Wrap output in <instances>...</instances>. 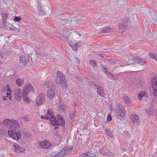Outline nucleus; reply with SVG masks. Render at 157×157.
<instances>
[{"label": "nucleus", "mask_w": 157, "mask_h": 157, "mask_svg": "<svg viewBox=\"0 0 157 157\" xmlns=\"http://www.w3.org/2000/svg\"><path fill=\"white\" fill-rule=\"evenodd\" d=\"M3 123L6 124L12 123L11 126L8 129V133L10 137L15 140H18L21 138V133L18 131H16V129L19 128V124L17 121L6 119L3 121Z\"/></svg>", "instance_id": "nucleus-1"}, {"label": "nucleus", "mask_w": 157, "mask_h": 157, "mask_svg": "<svg viewBox=\"0 0 157 157\" xmlns=\"http://www.w3.org/2000/svg\"><path fill=\"white\" fill-rule=\"evenodd\" d=\"M44 86L45 87H46L47 91V97L50 100L53 99L55 95L56 86L54 85H53L51 82H49L48 81H45Z\"/></svg>", "instance_id": "nucleus-2"}, {"label": "nucleus", "mask_w": 157, "mask_h": 157, "mask_svg": "<svg viewBox=\"0 0 157 157\" xmlns=\"http://www.w3.org/2000/svg\"><path fill=\"white\" fill-rule=\"evenodd\" d=\"M56 82L57 84H60L63 89H66L67 87V83L64 76L59 71L56 73Z\"/></svg>", "instance_id": "nucleus-3"}, {"label": "nucleus", "mask_w": 157, "mask_h": 157, "mask_svg": "<svg viewBox=\"0 0 157 157\" xmlns=\"http://www.w3.org/2000/svg\"><path fill=\"white\" fill-rule=\"evenodd\" d=\"M130 24V19L128 17H126L124 21L119 25L118 29L120 32L122 33L125 32L129 28Z\"/></svg>", "instance_id": "nucleus-4"}, {"label": "nucleus", "mask_w": 157, "mask_h": 157, "mask_svg": "<svg viewBox=\"0 0 157 157\" xmlns=\"http://www.w3.org/2000/svg\"><path fill=\"white\" fill-rule=\"evenodd\" d=\"M56 116L57 117V120L55 116H51V117L54 118V120H52L53 122H52V124L53 126H55L56 125H59L60 124L61 127H64L65 121L63 117H62L61 115L59 114H58Z\"/></svg>", "instance_id": "nucleus-5"}, {"label": "nucleus", "mask_w": 157, "mask_h": 157, "mask_svg": "<svg viewBox=\"0 0 157 157\" xmlns=\"http://www.w3.org/2000/svg\"><path fill=\"white\" fill-rule=\"evenodd\" d=\"M115 114L117 118L125 116V110L122 105L119 103L117 105L115 109Z\"/></svg>", "instance_id": "nucleus-6"}, {"label": "nucleus", "mask_w": 157, "mask_h": 157, "mask_svg": "<svg viewBox=\"0 0 157 157\" xmlns=\"http://www.w3.org/2000/svg\"><path fill=\"white\" fill-rule=\"evenodd\" d=\"M147 15L149 21L152 24L157 25V15L151 12Z\"/></svg>", "instance_id": "nucleus-7"}, {"label": "nucleus", "mask_w": 157, "mask_h": 157, "mask_svg": "<svg viewBox=\"0 0 157 157\" xmlns=\"http://www.w3.org/2000/svg\"><path fill=\"white\" fill-rule=\"evenodd\" d=\"M151 81L152 87L154 90L153 94L155 96L157 97V79L155 78H153Z\"/></svg>", "instance_id": "nucleus-8"}, {"label": "nucleus", "mask_w": 157, "mask_h": 157, "mask_svg": "<svg viewBox=\"0 0 157 157\" xmlns=\"http://www.w3.org/2000/svg\"><path fill=\"white\" fill-rule=\"evenodd\" d=\"M45 100V98L43 94H41L37 97L36 103L37 105H41L44 103Z\"/></svg>", "instance_id": "nucleus-9"}, {"label": "nucleus", "mask_w": 157, "mask_h": 157, "mask_svg": "<svg viewBox=\"0 0 157 157\" xmlns=\"http://www.w3.org/2000/svg\"><path fill=\"white\" fill-rule=\"evenodd\" d=\"M132 61L135 63H140L141 65H144L145 63L144 59L138 56H135L133 58Z\"/></svg>", "instance_id": "nucleus-10"}, {"label": "nucleus", "mask_w": 157, "mask_h": 157, "mask_svg": "<svg viewBox=\"0 0 157 157\" xmlns=\"http://www.w3.org/2000/svg\"><path fill=\"white\" fill-rule=\"evenodd\" d=\"M29 59V57L26 55L24 54L20 56V62L22 63L23 65H25Z\"/></svg>", "instance_id": "nucleus-11"}, {"label": "nucleus", "mask_w": 157, "mask_h": 157, "mask_svg": "<svg viewBox=\"0 0 157 157\" xmlns=\"http://www.w3.org/2000/svg\"><path fill=\"white\" fill-rule=\"evenodd\" d=\"M24 87L25 88L23 89V94L25 93V94H28L29 91H34V89L30 84L26 85L24 86Z\"/></svg>", "instance_id": "nucleus-12"}, {"label": "nucleus", "mask_w": 157, "mask_h": 157, "mask_svg": "<svg viewBox=\"0 0 157 157\" xmlns=\"http://www.w3.org/2000/svg\"><path fill=\"white\" fill-rule=\"evenodd\" d=\"M39 145L41 148L46 149L50 147L51 145V144L48 141H45L40 142Z\"/></svg>", "instance_id": "nucleus-13"}, {"label": "nucleus", "mask_w": 157, "mask_h": 157, "mask_svg": "<svg viewBox=\"0 0 157 157\" xmlns=\"http://www.w3.org/2000/svg\"><path fill=\"white\" fill-rule=\"evenodd\" d=\"M14 151L17 153H23L25 152V150L22 146L16 144L14 145Z\"/></svg>", "instance_id": "nucleus-14"}, {"label": "nucleus", "mask_w": 157, "mask_h": 157, "mask_svg": "<svg viewBox=\"0 0 157 157\" xmlns=\"http://www.w3.org/2000/svg\"><path fill=\"white\" fill-rule=\"evenodd\" d=\"M100 152L101 154L104 155L110 156L113 155V153L109 151L105 148H102L100 150Z\"/></svg>", "instance_id": "nucleus-15"}, {"label": "nucleus", "mask_w": 157, "mask_h": 157, "mask_svg": "<svg viewBox=\"0 0 157 157\" xmlns=\"http://www.w3.org/2000/svg\"><path fill=\"white\" fill-rule=\"evenodd\" d=\"M146 111L150 117H151V115L157 116L156 110L151 107H150Z\"/></svg>", "instance_id": "nucleus-16"}, {"label": "nucleus", "mask_w": 157, "mask_h": 157, "mask_svg": "<svg viewBox=\"0 0 157 157\" xmlns=\"http://www.w3.org/2000/svg\"><path fill=\"white\" fill-rule=\"evenodd\" d=\"M22 96L21 90L19 89H17L15 94V97L16 99L18 101H20L21 99Z\"/></svg>", "instance_id": "nucleus-17"}, {"label": "nucleus", "mask_w": 157, "mask_h": 157, "mask_svg": "<svg viewBox=\"0 0 157 157\" xmlns=\"http://www.w3.org/2000/svg\"><path fill=\"white\" fill-rule=\"evenodd\" d=\"M131 118L132 119V122L134 124H138L140 122V118L136 114H132Z\"/></svg>", "instance_id": "nucleus-18"}, {"label": "nucleus", "mask_w": 157, "mask_h": 157, "mask_svg": "<svg viewBox=\"0 0 157 157\" xmlns=\"http://www.w3.org/2000/svg\"><path fill=\"white\" fill-rule=\"evenodd\" d=\"M96 89H97V92L99 95L103 97L105 96V94L104 93V90L101 86H98Z\"/></svg>", "instance_id": "nucleus-19"}, {"label": "nucleus", "mask_w": 157, "mask_h": 157, "mask_svg": "<svg viewBox=\"0 0 157 157\" xmlns=\"http://www.w3.org/2000/svg\"><path fill=\"white\" fill-rule=\"evenodd\" d=\"M101 32L100 33H108L111 32V30L109 27L108 26L105 27L101 29H100Z\"/></svg>", "instance_id": "nucleus-20"}, {"label": "nucleus", "mask_w": 157, "mask_h": 157, "mask_svg": "<svg viewBox=\"0 0 157 157\" xmlns=\"http://www.w3.org/2000/svg\"><path fill=\"white\" fill-rule=\"evenodd\" d=\"M28 94H25V93L23 94V98L24 99V101L28 104H29L31 103V101L29 98L27 97Z\"/></svg>", "instance_id": "nucleus-21"}, {"label": "nucleus", "mask_w": 157, "mask_h": 157, "mask_svg": "<svg viewBox=\"0 0 157 157\" xmlns=\"http://www.w3.org/2000/svg\"><path fill=\"white\" fill-rule=\"evenodd\" d=\"M72 149V147L67 146L63 149L62 150L63 151L64 154H66L71 152Z\"/></svg>", "instance_id": "nucleus-22"}, {"label": "nucleus", "mask_w": 157, "mask_h": 157, "mask_svg": "<svg viewBox=\"0 0 157 157\" xmlns=\"http://www.w3.org/2000/svg\"><path fill=\"white\" fill-rule=\"evenodd\" d=\"M1 16L2 18L3 23L5 24L6 23V20L8 17L7 14L6 13H1Z\"/></svg>", "instance_id": "nucleus-23"}, {"label": "nucleus", "mask_w": 157, "mask_h": 157, "mask_svg": "<svg viewBox=\"0 0 157 157\" xmlns=\"http://www.w3.org/2000/svg\"><path fill=\"white\" fill-rule=\"evenodd\" d=\"M148 56L151 59L157 60V54L151 52L148 53Z\"/></svg>", "instance_id": "nucleus-24"}, {"label": "nucleus", "mask_w": 157, "mask_h": 157, "mask_svg": "<svg viewBox=\"0 0 157 157\" xmlns=\"http://www.w3.org/2000/svg\"><path fill=\"white\" fill-rule=\"evenodd\" d=\"M104 130L106 132L108 136L111 137H112L113 136V134L112 131H110L109 128H104Z\"/></svg>", "instance_id": "nucleus-25"}, {"label": "nucleus", "mask_w": 157, "mask_h": 157, "mask_svg": "<svg viewBox=\"0 0 157 157\" xmlns=\"http://www.w3.org/2000/svg\"><path fill=\"white\" fill-rule=\"evenodd\" d=\"M24 80L21 78H18L16 80V83L17 85L19 86H22L24 84Z\"/></svg>", "instance_id": "nucleus-26"}, {"label": "nucleus", "mask_w": 157, "mask_h": 157, "mask_svg": "<svg viewBox=\"0 0 157 157\" xmlns=\"http://www.w3.org/2000/svg\"><path fill=\"white\" fill-rule=\"evenodd\" d=\"M87 153L89 157H95V154L94 150H90Z\"/></svg>", "instance_id": "nucleus-27"}, {"label": "nucleus", "mask_w": 157, "mask_h": 157, "mask_svg": "<svg viewBox=\"0 0 157 157\" xmlns=\"http://www.w3.org/2000/svg\"><path fill=\"white\" fill-rule=\"evenodd\" d=\"M67 21H68V22H70L71 21L70 18L66 19H60L59 21L60 24L62 25H65L67 24Z\"/></svg>", "instance_id": "nucleus-28"}, {"label": "nucleus", "mask_w": 157, "mask_h": 157, "mask_svg": "<svg viewBox=\"0 0 157 157\" xmlns=\"http://www.w3.org/2000/svg\"><path fill=\"white\" fill-rule=\"evenodd\" d=\"M41 118L42 119H46V120H49L51 123L52 124V120H54V118L52 117H46L44 116H41Z\"/></svg>", "instance_id": "nucleus-29"}, {"label": "nucleus", "mask_w": 157, "mask_h": 157, "mask_svg": "<svg viewBox=\"0 0 157 157\" xmlns=\"http://www.w3.org/2000/svg\"><path fill=\"white\" fill-rule=\"evenodd\" d=\"M9 85L7 84L6 85V87L5 89V90H6V91L7 92L6 93L7 95V97L10 96V95L11 94V90L9 88Z\"/></svg>", "instance_id": "nucleus-30"}, {"label": "nucleus", "mask_w": 157, "mask_h": 157, "mask_svg": "<svg viewBox=\"0 0 157 157\" xmlns=\"http://www.w3.org/2000/svg\"><path fill=\"white\" fill-rule=\"evenodd\" d=\"M80 45V42H78V43L75 44L74 45H73V44L71 45V44H70V46L73 49H76L77 48L79 47Z\"/></svg>", "instance_id": "nucleus-31"}, {"label": "nucleus", "mask_w": 157, "mask_h": 157, "mask_svg": "<svg viewBox=\"0 0 157 157\" xmlns=\"http://www.w3.org/2000/svg\"><path fill=\"white\" fill-rule=\"evenodd\" d=\"M123 98L125 101V102L128 104L131 103V101L130 100V98L127 96H123Z\"/></svg>", "instance_id": "nucleus-32"}, {"label": "nucleus", "mask_w": 157, "mask_h": 157, "mask_svg": "<svg viewBox=\"0 0 157 157\" xmlns=\"http://www.w3.org/2000/svg\"><path fill=\"white\" fill-rule=\"evenodd\" d=\"M146 94L145 91H142L138 94V98L140 100H141L142 97L144 96H145V94Z\"/></svg>", "instance_id": "nucleus-33"}, {"label": "nucleus", "mask_w": 157, "mask_h": 157, "mask_svg": "<svg viewBox=\"0 0 157 157\" xmlns=\"http://www.w3.org/2000/svg\"><path fill=\"white\" fill-rule=\"evenodd\" d=\"M89 63L93 67H95L97 66V62L94 60L90 59L89 61Z\"/></svg>", "instance_id": "nucleus-34"}, {"label": "nucleus", "mask_w": 157, "mask_h": 157, "mask_svg": "<svg viewBox=\"0 0 157 157\" xmlns=\"http://www.w3.org/2000/svg\"><path fill=\"white\" fill-rule=\"evenodd\" d=\"M64 155L63 151L62 150L60 152L55 155L54 157H62Z\"/></svg>", "instance_id": "nucleus-35"}, {"label": "nucleus", "mask_w": 157, "mask_h": 157, "mask_svg": "<svg viewBox=\"0 0 157 157\" xmlns=\"http://www.w3.org/2000/svg\"><path fill=\"white\" fill-rule=\"evenodd\" d=\"M104 72H105L106 74L109 77V78H112L113 77V75L108 70H105L104 71Z\"/></svg>", "instance_id": "nucleus-36"}, {"label": "nucleus", "mask_w": 157, "mask_h": 157, "mask_svg": "<svg viewBox=\"0 0 157 157\" xmlns=\"http://www.w3.org/2000/svg\"><path fill=\"white\" fill-rule=\"evenodd\" d=\"M75 113V112L72 111L69 113V118L71 119L72 120L74 118V115Z\"/></svg>", "instance_id": "nucleus-37"}, {"label": "nucleus", "mask_w": 157, "mask_h": 157, "mask_svg": "<svg viewBox=\"0 0 157 157\" xmlns=\"http://www.w3.org/2000/svg\"><path fill=\"white\" fill-rule=\"evenodd\" d=\"M90 85L94 86H95V88H94V89H96L98 86L97 85V83L96 82H90Z\"/></svg>", "instance_id": "nucleus-38"}, {"label": "nucleus", "mask_w": 157, "mask_h": 157, "mask_svg": "<svg viewBox=\"0 0 157 157\" xmlns=\"http://www.w3.org/2000/svg\"><path fill=\"white\" fill-rule=\"evenodd\" d=\"M112 117L111 114H109L108 115L107 118V121L108 122H110L112 120Z\"/></svg>", "instance_id": "nucleus-39"}, {"label": "nucleus", "mask_w": 157, "mask_h": 157, "mask_svg": "<svg viewBox=\"0 0 157 157\" xmlns=\"http://www.w3.org/2000/svg\"><path fill=\"white\" fill-rule=\"evenodd\" d=\"M21 20V18L19 17L15 16L13 20L15 21L19 22Z\"/></svg>", "instance_id": "nucleus-40"}, {"label": "nucleus", "mask_w": 157, "mask_h": 157, "mask_svg": "<svg viewBox=\"0 0 157 157\" xmlns=\"http://www.w3.org/2000/svg\"><path fill=\"white\" fill-rule=\"evenodd\" d=\"M47 117H51V116H53L52 114V112L50 110H49L47 111Z\"/></svg>", "instance_id": "nucleus-41"}, {"label": "nucleus", "mask_w": 157, "mask_h": 157, "mask_svg": "<svg viewBox=\"0 0 157 157\" xmlns=\"http://www.w3.org/2000/svg\"><path fill=\"white\" fill-rule=\"evenodd\" d=\"M17 28L13 25H11V27H9V30L15 31L17 30Z\"/></svg>", "instance_id": "nucleus-42"}, {"label": "nucleus", "mask_w": 157, "mask_h": 157, "mask_svg": "<svg viewBox=\"0 0 157 157\" xmlns=\"http://www.w3.org/2000/svg\"><path fill=\"white\" fill-rule=\"evenodd\" d=\"M80 157H89L87 152L81 154Z\"/></svg>", "instance_id": "nucleus-43"}, {"label": "nucleus", "mask_w": 157, "mask_h": 157, "mask_svg": "<svg viewBox=\"0 0 157 157\" xmlns=\"http://www.w3.org/2000/svg\"><path fill=\"white\" fill-rule=\"evenodd\" d=\"M61 39L63 41L66 42L67 40V38L66 36H61Z\"/></svg>", "instance_id": "nucleus-44"}, {"label": "nucleus", "mask_w": 157, "mask_h": 157, "mask_svg": "<svg viewBox=\"0 0 157 157\" xmlns=\"http://www.w3.org/2000/svg\"><path fill=\"white\" fill-rule=\"evenodd\" d=\"M23 120L25 121H28L29 120V117L25 116L23 118Z\"/></svg>", "instance_id": "nucleus-45"}, {"label": "nucleus", "mask_w": 157, "mask_h": 157, "mask_svg": "<svg viewBox=\"0 0 157 157\" xmlns=\"http://www.w3.org/2000/svg\"><path fill=\"white\" fill-rule=\"evenodd\" d=\"M39 13L42 15H45V12L44 11H42L41 10H40L39 11Z\"/></svg>", "instance_id": "nucleus-46"}, {"label": "nucleus", "mask_w": 157, "mask_h": 157, "mask_svg": "<svg viewBox=\"0 0 157 157\" xmlns=\"http://www.w3.org/2000/svg\"><path fill=\"white\" fill-rule=\"evenodd\" d=\"M60 109L62 110H64V106L63 105H61L59 106Z\"/></svg>", "instance_id": "nucleus-47"}, {"label": "nucleus", "mask_w": 157, "mask_h": 157, "mask_svg": "<svg viewBox=\"0 0 157 157\" xmlns=\"http://www.w3.org/2000/svg\"><path fill=\"white\" fill-rule=\"evenodd\" d=\"M75 20V18H73L72 19H70V20H71V21L69 22H68V21H67V23H71L72 22H73V21H74Z\"/></svg>", "instance_id": "nucleus-48"}, {"label": "nucleus", "mask_w": 157, "mask_h": 157, "mask_svg": "<svg viewBox=\"0 0 157 157\" xmlns=\"http://www.w3.org/2000/svg\"><path fill=\"white\" fill-rule=\"evenodd\" d=\"M101 67H102L103 69L104 70V71L105 70H108V69H107L106 68L104 67L103 65H102Z\"/></svg>", "instance_id": "nucleus-49"}, {"label": "nucleus", "mask_w": 157, "mask_h": 157, "mask_svg": "<svg viewBox=\"0 0 157 157\" xmlns=\"http://www.w3.org/2000/svg\"><path fill=\"white\" fill-rule=\"evenodd\" d=\"M55 135L56 136L58 137H59V133L57 132H56Z\"/></svg>", "instance_id": "nucleus-50"}, {"label": "nucleus", "mask_w": 157, "mask_h": 157, "mask_svg": "<svg viewBox=\"0 0 157 157\" xmlns=\"http://www.w3.org/2000/svg\"><path fill=\"white\" fill-rule=\"evenodd\" d=\"M76 59H77V60L78 62L79 63V62H80V59H79V58H76Z\"/></svg>", "instance_id": "nucleus-51"}, {"label": "nucleus", "mask_w": 157, "mask_h": 157, "mask_svg": "<svg viewBox=\"0 0 157 157\" xmlns=\"http://www.w3.org/2000/svg\"><path fill=\"white\" fill-rule=\"evenodd\" d=\"M98 56H100L101 58H103L104 57V56H103L100 54H98Z\"/></svg>", "instance_id": "nucleus-52"}, {"label": "nucleus", "mask_w": 157, "mask_h": 157, "mask_svg": "<svg viewBox=\"0 0 157 157\" xmlns=\"http://www.w3.org/2000/svg\"><path fill=\"white\" fill-rule=\"evenodd\" d=\"M58 128H59V127H57V126H56L54 128V129H55V130H56V129H58Z\"/></svg>", "instance_id": "nucleus-53"}, {"label": "nucleus", "mask_w": 157, "mask_h": 157, "mask_svg": "<svg viewBox=\"0 0 157 157\" xmlns=\"http://www.w3.org/2000/svg\"><path fill=\"white\" fill-rule=\"evenodd\" d=\"M17 30L18 32H20V29H17Z\"/></svg>", "instance_id": "nucleus-54"}, {"label": "nucleus", "mask_w": 157, "mask_h": 157, "mask_svg": "<svg viewBox=\"0 0 157 157\" xmlns=\"http://www.w3.org/2000/svg\"><path fill=\"white\" fill-rule=\"evenodd\" d=\"M3 99L4 100H6V98H3Z\"/></svg>", "instance_id": "nucleus-55"}, {"label": "nucleus", "mask_w": 157, "mask_h": 157, "mask_svg": "<svg viewBox=\"0 0 157 157\" xmlns=\"http://www.w3.org/2000/svg\"><path fill=\"white\" fill-rule=\"evenodd\" d=\"M37 54H38L39 55H40V56H41V55H41V54H40V53H37Z\"/></svg>", "instance_id": "nucleus-56"}, {"label": "nucleus", "mask_w": 157, "mask_h": 157, "mask_svg": "<svg viewBox=\"0 0 157 157\" xmlns=\"http://www.w3.org/2000/svg\"><path fill=\"white\" fill-rule=\"evenodd\" d=\"M9 98H10V100H11V97H10H10H9Z\"/></svg>", "instance_id": "nucleus-57"}, {"label": "nucleus", "mask_w": 157, "mask_h": 157, "mask_svg": "<svg viewBox=\"0 0 157 157\" xmlns=\"http://www.w3.org/2000/svg\"><path fill=\"white\" fill-rule=\"evenodd\" d=\"M75 107H76V105L75 104V105H74Z\"/></svg>", "instance_id": "nucleus-58"}]
</instances>
